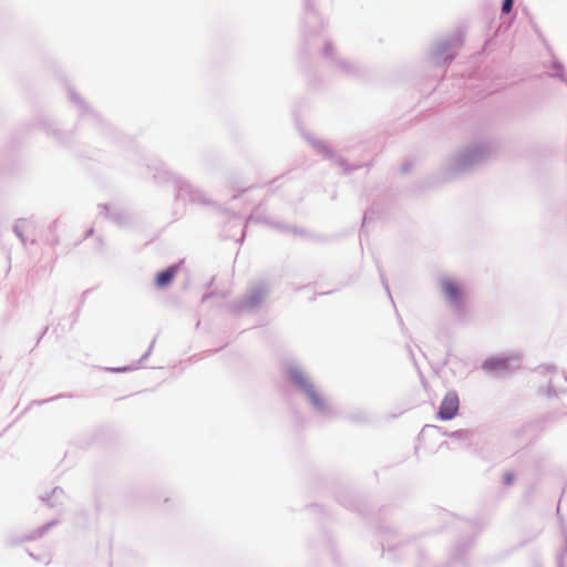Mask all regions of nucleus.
<instances>
[{"instance_id":"7","label":"nucleus","mask_w":567,"mask_h":567,"mask_svg":"<svg viewBox=\"0 0 567 567\" xmlns=\"http://www.w3.org/2000/svg\"><path fill=\"white\" fill-rule=\"evenodd\" d=\"M504 480H505V483L509 485L514 481V475L511 473H507V474H505Z\"/></svg>"},{"instance_id":"1","label":"nucleus","mask_w":567,"mask_h":567,"mask_svg":"<svg viewBox=\"0 0 567 567\" xmlns=\"http://www.w3.org/2000/svg\"><path fill=\"white\" fill-rule=\"evenodd\" d=\"M460 410V398L455 391L447 392L439 408L437 417L443 421L454 419Z\"/></svg>"},{"instance_id":"4","label":"nucleus","mask_w":567,"mask_h":567,"mask_svg":"<svg viewBox=\"0 0 567 567\" xmlns=\"http://www.w3.org/2000/svg\"><path fill=\"white\" fill-rule=\"evenodd\" d=\"M177 270H178L177 266H171L166 270L159 272L155 279L156 286L158 288H164V287L168 286L175 278Z\"/></svg>"},{"instance_id":"3","label":"nucleus","mask_w":567,"mask_h":567,"mask_svg":"<svg viewBox=\"0 0 567 567\" xmlns=\"http://www.w3.org/2000/svg\"><path fill=\"white\" fill-rule=\"evenodd\" d=\"M442 290L445 297L453 303L460 305L463 291L461 287L453 280L446 279L442 282Z\"/></svg>"},{"instance_id":"6","label":"nucleus","mask_w":567,"mask_h":567,"mask_svg":"<svg viewBox=\"0 0 567 567\" xmlns=\"http://www.w3.org/2000/svg\"><path fill=\"white\" fill-rule=\"evenodd\" d=\"M514 0H504L502 6V11L504 13H509L513 7Z\"/></svg>"},{"instance_id":"2","label":"nucleus","mask_w":567,"mask_h":567,"mask_svg":"<svg viewBox=\"0 0 567 567\" xmlns=\"http://www.w3.org/2000/svg\"><path fill=\"white\" fill-rule=\"evenodd\" d=\"M291 380L296 385L301 388L307 393V395L309 396L312 404H315L316 406L323 405V400L320 396V394L316 391L315 386L312 384H310L302 374L293 373V374H291Z\"/></svg>"},{"instance_id":"5","label":"nucleus","mask_w":567,"mask_h":567,"mask_svg":"<svg viewBox=\"0 0 567 567\" xmlns=\"http://www.w3.org/2000/svg\"><path fill=\"white\" fill-rule=\"evenodd\" d=\"M484 367L488 370L503 369L506 367V362L503 359H493L484 363Z\"/></svg>"}]
</instances>
